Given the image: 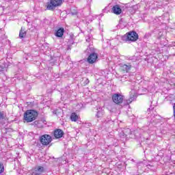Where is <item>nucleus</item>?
I'll return each instance as SVG.
<instances>
[{
  "mask_svg": "<svg viewBox=\"0 0 175 175\" xmlns=\"http://www.w3.org/2000/svg\"><path fill=\"white\" fill-rule=\"evenodd\" d=\"M86 42H91V35L90 34H88L86 36Z\"/></svg>",
  "mask_w": 175,
  "mask_h": 175,
  "instance_id": "6ab92c4d",
  "label": "nucleus"
},
{
  "mask_svg": "<svg viewBox=\"0 0 175 175\" xmlns=\"http://www.w3.org/2000/svg\"><path fill=\"white\" fill-rule=\"evenodd\" d=\"M96 59H98V53L92 52L88 57V62L89 64H95V62H96Z\"/></svg>",
  "mask_w": 175,
  "mask_h": 175,
  "instance_id": "423d86ee",
  "label": "nucleus"
},
{
  "mask_svg": "<svg viewBox=\"0 0 175 175\" xmlns=\"http://www.w3.org/2000/svg\"><path fill=\"white\" fill-rule=\"evenodd\" d=\"M150 36H151V33H146L144 36V38L146 39H148V38H150Z\"/></svg>",
  "mask_w": 175,
  "mask_h": 175,
  "instance_id": "aec40b11",
  "label": "nucleus"
},
{
  "mask_svg": "<svg viewBox=\"0 0 175 175\" xmlns=\"http://www.w3.org/2000/svg\"><path fill=\"white\" fill-rule=\"evenodd\" d=\"M136 98L137 96L135 92H133V94L131 93V94H130V98L126 100L127 105H130V103H132L133 100H136Z\"/></svg>",
  "mask_w": 175,
  "mask_h": 175,
  "instance_id": "4468645a",
  "label": "nucleus"
},
{
  "mask_svg": "<svg viewBox=\"0 0 175 175\" xmlns=\"http://www.w3.org/2000/svg\"><path fill=\"white\" fill-rule=\"evenodd\" d=\"M106 10H107V8H105L103 10V12H106Z\"/></svg>",
  "mask_w": 175,
  "mask_h": 175,
  "instance_id": "4be33fe9",
  "label": "nucleus"
},
{
  "mask_svg": "<svg viewBox=\"0 0 175 175\" xmlns=\"http://www.w3.org/2000/svg\"><path fill=\"white\" fill-rule=\"evenodd\" d=\"M38 111L33 109H29L25 112L23 115V120L26 121V122H32V121H35L36 118H38Z\"/></svg>",
  "mask_w": 175,
  "mask_h": 175,
  "instance_id": "f257e3e1",
  "label": "nucleus"
},
{
  "mask_svg": "<svg viewBox=\"0 0 175 175\" xmlns=\"http://www.w3.org/2000/svg\"><path fill=\"white\" fill-rule=\"evenodd\" d=\"M53 135L55 139H61L64 136V131L62 129H55L53 132Z\"/></svg>",
  "mask_w": 175,
  "mask_h": 175,
  "instance_id": "6e6552de",
  "label": "nucleus"
},
{
  "mask_svg": "<svg viewBox=\"0 0 175 175\" xmlns=\"http://www.w3.org/2000/svg\"><path fill=\"white\" fill-rule=\"evenodd\" d=\"M137 39H139V34L136 31H129L122 36V40L124 43H126V42H136Z\"/></svg>",
  "mask_w": 175,
  "mask_h": 175,
  "instance_id": "f03ea898",
  "label": "nucleus"
},
{
  "mask_svg": "<svg viewBox=\"0 0 175 175\" xmlns=\"http://www.w3.org/2000/svg\"><path fill=\"white\" fill-rule=\"evenodd\" d=\"M112 100L116 105H121L124 102V96L120 93H115L112 95Z\"/></svg>",
  "mask_w": 175,
  "mask_h": 175,
  "instance_id": "20e7f679",
  "label": "nucleus"
},
{
  "mask_svg": "<svg viewBox=\"0 0 175 175\" xmlns=\"http://www.w3.org/2000/svg\"><path fill=\"white\" fill-rule=\"evenodd\" d=\"M40 142L42 146H49L51 142H53V139L49 135L45 134L40 137Z\"/></svg>",
  "mask_w": 175,
  "mask_h": 175,
  "instance_id": "39448f33",
  "label": "nucleus"
},
{
  "mask_svg": "<svg viewBox=\"0 0 175 175\" xmlns=\"http://www.w3.org/2000/svg\"><path fill=\"white\" fill-rule=\"evenodd\" d=\"M75 14H77V12H75L72 13V15H75Z\"/></svg>",
  "mask_w": 175,
  "mask_h": 175,
  "instance_id": "5701e85b",
  "label": "nucleus"
},
{
  "mask_svg": "<svg viewBox=\"0 0 175 175\" xmlns=\"http://www.w3.org/2000/svg\"><path fill=\"white\" fill-rule=\"evenodd\" d=\"M6 116H5V112L0 111V120H5Z\"/></svg>",
  "mask_w": 175,
  "mask_h": 175,
  "instance_id": "f3484780",
  "label": "nucleus"
},
{
  "mask_svg": "<svg viewBox=\"0 0 175 175\" xmlns=\"http://www.w3.org/2000/svg\"><path fill=\"white\" fill-rule=\"evenodd\" d=\"M131 135H132V131H131V129H125L122 133H120V137H122V139L126 137L128 138V136H131Z\"/></svg>",
  "mask_w": 175,
  "mask_h": 175,
  "instance_id": "9d476101",
  "label": "nucleus"
},
{
  "mask_svg": "<svg viewBox=\"0 0 175 175\" xmlns=\"http://www.w3.org/2000/svg\"><path fill=\"white\" fill-rule=\"evenodd\" d=\"M131 68H132V65H131V64H120V69L124 72H129V70H131Z\"/></svg>",
  "mask_w": 175,
  "mask_h": 175,
  "instance_id": "ddd939ff",
  "label": "nucleus"
},
{
  "mask_svg": "<svg viewBox=\"0 0 175 175\" xmlns=\"http://www.w3.org/2000/svg\"><path fill=\"white\" fill-rule=\"evenodd\" d=\"M90 83V80H88V79H87L86 80H85V83L86 84H88Z\"/></svg>",
  "mask_w": 175,
  "mask_h": 175,
  "instance_id": "412c9836",
  "label": "nucleus"
},
{
  "mask_svg": "<svg viewBox=\"0 0 175 175\" xmlns=\"http://www.w3.org/2000/svg\"><path fill=\"white\" fill-rule=\"evenodd\" d=\"M62 5V0H50L46 4L47 10H55V8Z\"/></svg>",
  "mask_w": 175,
  "mask_h": 175,
  "instance_id": "7ed1b4c3",
  "label": "nucleus"
},
{
  "mask_svg": "<svg viewBox=\"0 0 175 175\" xmlns=\"http://www.w3.org/2000/svg\"><path fill=\"white\" fill-rule=\"evenodd\" d=\"M132 90H135V88H133Z\"/></svg>",
  "mask_w": 175,
  "mask_h": 175,
  "instance_id": "b1692460",
  "label": "nucleus"
},
{
  "mask_svg": "<svg viewBox=\"0 0 175 175\" xmlns=\"http://www.w3.org/2000/svg\"><path fill=\"white\" fill-rule=\"evenodd\" d=\"M112 13H114V14H121L122 10H121V8H120V5H116L112 8Z\"/></svg>",
  "mask_w": 175,
  "mask_h": 175,
  "instance_id": "9b49d317",
  "label": "nucleus"
},
{
  "mask_svg": "<svg viewBox=\"0 0 175 175\" xmlns=\"http://www.w3.org/2000/svg\"><path fill=\"white\" fill-rule=\"evenodd\" d=\"M68 49H70V46H68Z\"/></svg>",
  "mask_w": 175,
  "mask_h": 175,
  "instance_id": "393cba45",
  "label": "nucleus"
},
{
  "mask_svg": "<svg viewBox=\"0 0 175 175\" xmlns=\"http://www.w3.org/2000/svg\"><path fill=\"white\" fill-rule=\"evenodd\" d=\"M70 120L71 121H74V122H76V121L79 120V116H77L76 113H72L70 116Z\"/></svg>",
  "mask_w": 175,
  "mask_h": 175,
  "instance_id": "dca6fc26",
  "label": "nucleus"
},
{
  "mask_svg": "<svg viewBox=\"0 0 175 175\" xmlns=\"http://www.w3.org/2000/svg\"><path fill=\"white\" fill-rule=\"evenodd\" d=\"M5 172V167H3V164L0 163V174L1 173H3Z\"/></svg>",
  "mask_w": 175,
  "mask_h": 175,
  "instance_id": "a211bd4d",
  "label": "nucleus"
},
{
  "mask_svg": "<svg viewBox=\"0 0 175 175\" xmlns=\"http://www.w3.org/2000/svg\"><path fill=\"white\" fill-rule=\"evenodd\" d=\"M25 36H27V31H25V30H24L23 27H21L19 31V38L21 39H23V38H25Z\"/></svg>",
  "mask_w": 175,
  "mask_h": 175,
  "instance_id": "2eb2a0df",
  "label": "nucleus"
},
{
  "mask_svg": "<svg viewBox=\"0 0 175 175\" xmlns=\"http://www.w3.org/2000/svg\"><path fill=\"white\" fill-rule=\"evenodd\" d=\"M42 173H44V167L37 165L34 167L32 175H42Z\"/></svg>",
  "mask_w": 175,
  "mask_h": 175,
  "instance_id": "0eeeda50",
  "label": "nucleus"
},
{
  "mask_svg": "<svg viewBox=\"0 0 175 175\" xmlns=\"http://www.w3.org/2000/svg\"><path fill=\"white\" fill-rule=\"evenodd\" d=\"M64 32L65 29H64V27H60L55 33V36H56V38H62V36H64Z\"/></svg>",
  "mask_w": 175,
  "mask_h": 175,
  "instance_id": "f8f14e48",
  "label": "nucleus"
},
{
  "mask_svg": "<svg viewBox=\"0 0 175 175\" xmlns=\"http://www.w3.org/2000/svg\"><path fill=\"white\" fill-rule=\"evenodd\" d=\"M105 109L103 108H98L97 109V112L96 114V118H103V117H105Z\"/></svg>",
  "mask_w": 175,
  "mask_h": 175,
  "instance_id": "1a4fd4ad",
  "label": "nucleus"
}]
</instances>
